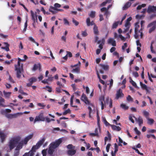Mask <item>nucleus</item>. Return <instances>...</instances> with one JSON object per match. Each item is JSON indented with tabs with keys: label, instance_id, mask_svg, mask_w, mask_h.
I'll return each mask as SVG.
<instances>
[{
	"label": "nucleus",
	"instance_id": "nucleus-1",
	"mask_svg": "<svg viewBox=\"0 0 156 156\" xmlns=\"http://www.w3.org/2000/svg\"><path fill=\"white\" fill-rule=\"evenodd\" d=\"M20 140V136L14 137L11 140L9 143L10 149L11 150L13 149L15 147L16 145Z\"/></svg>",
	"mask_w": 156,
	"mask_h": 156
},
{
	"label": "nucleus",
	"instance_id": "nucleus-2",
	"mask_svg": "<svg viewBox=\"0 0 156 156\" xmlns=\"http://www.w3.org/2000/svg\"><path fill=\"white\" fill-rule=\"evenodd\" d=\"M45 120V118L44 117L43 113H40L38 115L36 116L34 120V123H35L37 122L44 121Z\"/></svg>",
	"mask_w": 156,
	"mask_h": 156
},
{
	"label": "nucleus",
	"instance_id": "nucleus-3",
	"mask_svg": "<svg viewBox=\"0 0 156 156\" xmlns=\"http://www.w3.org/2000/svg\"><path fill=\"white\" fill-rule=\"evenodd\" d=\"M54 6V7L50 6L49 9V11L53 14H55L57 13V12L55 11L58 9L57 8H60L61 7V5L58 3H55Z\"/></svg>",
	"mask_w": 156,
	"mask_h": 156
},
{
	"label": "nucleus",
	"instance_id": "nucleus-4",
	"mask_svg": "<svg viewBox=\"0 0 156 156\" xmlns=\"http://www.w3.org/2000/svg\"><path fill=\"white\" fill-rule=\"evenodd\" d=\"M156 20L148 24L147 26L148 28L151 27L149 30L148 32L150 34L152 33L153 31H154L156 28Z\"/></svg>",
	"mask_w": 156,
	"mask_h": 156
},
{
	"label": "nucleus",
	"instance_id": "nucleus-5",
	"mask_svg": "<svg viewBox=\"0 0 156 156\" xmlns=\"http://www.w3.org/2000/svg\"><path fill=\"white\" fill-rule=\"evenodd\" d=\"M62 140L61 138H59L58 140H56L55 142L51 143L50 145H51L54 148H55L58 147L59 145L62 143Z\"/></svg>",
	"mask_w": 156,
	"mask_h": 156
},
{
	"label": "nucleus",
	"instance_id": "nucleus-6",
	"mask_svg": "<svg viewBox=\"0 0 156 156\" xmlns=\"http://www.w3.org/2000/svg\"><path fill=\"white\" fill-rule=\"evenodd\" d=\"M124 96V94L122 92V90L121 89H119L116 92L115 98L116 99H118L119 98L123 97Z\"/></svg>",
	"mask_w": 156,
	"mask_h": 156
},
{
	"label": "nucleus",
	"instance_id": "nucleus-7",
	"mask_svg": "<svg viewBox=\"0 0 156 156\" xmlns=\"http://www.w3.org/2000/svg\"><path fill=\"white\" fill-rule=\"evenodd\" d=\"M147 11L148 13L155 12H156V6L149 5L148 6Z\"/></svg>",
	"mask_w": 156,
	"mask_h": 156
},
{
	"label": "nucleus",
	"instance_id": "nucleus-8",
	"mask_svg": "<svg viewBox=\"0 0 156 156\" xmlns=\"http://www.w3.org/2000/svg\"><path fill=\"white\" fill-rule=\"evenodd\" d=\"M37 79L35 77H32L28 79L29 83H27V86L28 87H30L31 86L33 83L36 82Z\"/></svg>",
	"mask_w": 156,
	"mask_h": 156
},
{
	"label": "nucleus",
	"instance_id": "nucleus-9",
	"mask_svg": "<svg viewBox=\"0 0 156 156\" xmlns=\"http://www.w3.org/2000/svg\"><path fill=\"white\" fill-rule=\"evenodd\" d=\"M81 100L86 104L90 105V103L85 94H83L81 97Z\"/></svg>",
	"mask_w": 156,
	"mask_h": 156
},
{
	"label": "nucleus",
	"instance_id": "nucleus-10",
	"mask_svg": "<svg viewBox=\"0 0 156 156\" xmlns=\"http://www.w3.org/2000/svg\"><path fill=\"white\" fill-rule=\"evenodd\" d=\"M18 61L17 64L15 65V68H23V64H22L21 65L20 62H21L24 61V60H22V59L18 58Z\"/></svg>",
	"mask_w": 156,
	"mask_h": 156
},
{
	"label": "nucleus",
	"instance_id": "nucleus-11",
	"mask_svg": "<svg viewBox=\"0 0 156 156\" xmlns=\"http://www.w3.org/2000/svg\"><path fill=\"white\" fill-rule=\"evenodd\" d=\"M39 148L36 145L33 146L31 150L28 152L30 154V156H33L34 153L36 152V149Z\"/></svg>",
	"mask_w": 156,
	"mask_h": 156
},
{
	"label": "nucleus",
	"instance_id": "nucleus-12",
	"mask_svg": "<svg viewBox=\"0 0 156 156\" xmlns=\"http://www.w3.org/2000/svg\"><path fill=\"white\" fill-rule=\"evenodd\" d=\"M86 23H87V25L88 27L93 25H94H94H96L94 22V21H92L91 22H90V19L89 17L86 20Z\"/></svg>",
	"mask_w": 156,
	"mask_h": 156
},
{
	"label": "nucleus",
	"instance_id": "nucleus-13",
	"mask_svg": "<svg viewBox=\"0 0 156 156\" xmlns=\"http://www.w3.org/2000/svg\"><path fill=\"white\" fill-rule=\"evenodd\" d=\"M99 101L101 105V109L103 110L104 108L105 104L103 102H105V97L104 96H101L99 98Z\"/></svg>",
	"mask_w": 156,
	"mask_h": 156
},
{
	"label": "nucleus",
	"instance_id": "nucleus-14",
	"mask_svg": "<svg viewBox=\"0 0 156 156\" xmlns=\"http://www.w3.org/2000/svg\"><path fill=\"white\" fill-rule=\"evenodd\" d=\"M33 136L32 135H30L27 136L24 139V140L21 141V142L22 143H23H23L25 144H27V143L28 141L30 139L32 138L33 137Z\"/></svg>",
	"mask_w": 156,
	"mask_h": 156
},
{
	"label": "nucleus",
	"instance_id": "nucleus-15",
	"mask_svg": "<svg viewBox=\"0 0 156 156\" xmlns=\"http://www.w3.org/2000/svg\"><path fill=\"white\" fill-rule=\"evenodd\" d=\"M108 44H111L113 46H116V42L115 40L112 38H110L108 41Z\"/></svg>",
	"mask_w": 156,
	"mask_h": 156
},
{
	"label": "nucleus",
	"instance_id": "nucleus-16",
	"mask_svg": "<svg viewBox=\"0 0 156 156\" xmlns=\"http://www.w3.org/2000/svg\"><path fill=\"white\" fill-rule=\"evenodd\" d=\"M3 44L5 45V47H1V49L5 50L7 51H9L10 49L9 47V44L7 42H4Z\"/></svg>",
	"mask_w": 156,
	"mask_h": 156
},
{
	"label": "nucleus",
	"instance_id": "nucleus-17",
	"mask_svg": "<svg viewBox=\"0 0 156 156\" xmlns=\"http://www.w3.org/2000/svg\"><path fill=\"white\" fill-rule=\"evenodd\" d=\"M6 135L3 132L0 131V138L1 139V142L3 143L5 140Z\"/></svg>",
	"mask_w": 156,
	"mask_h": 156
},
{
	"label": "nucleus",
	"instance_id": "nucleus-18",
	"mask_svg": "<svg viewBox=\"0 0 156 156\" xmlns=\"http://www.w3.org/2000/svg\"><path fill=\"white\" fill-rule=\"evenodd\" d=\"M32 19L33 21H36L37 22V16L36 14L35 15L34 13L32 10L30 11Z\"/></svg>",
	"mask_w": 156,
	"mask_h": 156
},
{
	"label": "nucleus",
	"instance_id": "nucleus-19",
	"mask_svg": "<svg viewBox=\"0 0 156 156\" xmlns=\"http://www.w3.org/2000/svg\"><path fill=\"white\" fill-rule=\"evenodd\" d=\"M131 5V3L129 2H126L125 4L124 5V6L122 7V9L123 10H126Z\"/></svg>",
	"mask_w": 156,
	"mask_h": 156
},
{
	"label": "nucleus",
	"instance_id": "nucleus-20",
	"mask_svg": "<svg viewBox=\"0 0 156 156\" xmlns=\"http://www.w3.org/2000/svg\"><path fill=\"white\" fill-rule=\"evenodd\" d=\"M45 140V138L44 137H43L37 143L36 145L39 148L44 142Z\"/></svg>",
	"mask_w": 156,
	"mask_h": 156
},
{
	"label": "nucleus",
	"instance_id": "nucleus-21",
	"mask_svg": "<svg viewBox=\"0 0 156 156\" xmlns=\"http://www.w3.org/2000/svg\"><path fill=\"white\" fill-rule=\"evenodd\" d=\"M93 30L94 34L96 35L99 34V31L98 30V28L96 25H95L93 28Z\"/></svg>",
	"mask_w": 156,
	"mask_h": 156
},
{
	"label": "nucleus",
	"instance_id": "nucleus-22",
	"mask_svg": "<svg viewBox=\"0 0 156 156\" xmlns=\"http://www.w3.org/2000/svg\"><path fill=\"white\" fill-rule=\"evenodd\" d=\"M55 149L51 145H50L48 151V153L50 155H52Z\"/></svg>",
	"mask_w": 156,
	"mask_h": 156
},
{
	"label": "nucleus",
	"instance_id": "nucleus-23",
	"mask_svg": "<svg viewBox=\"0 0 156 156\" xmlns=\"http://www.w3.org/2000/svg\"><path fill=\"white\" fill-rule=\"evenodd\" d=\"M21 69H15L16 71V76L17 78H20L21 75Z\"/></svg>",
	"mask_w": 156,
	"mask_h": 156
},
{
	"label": "nucleus",
	"instance_id": "nucleus-24",
	"mask_svg": "<svg viewBox=\"0 0 156 156\" xmlns=\"http://www.w3.org/2000/svg\"><path fill=\"white\" fill-rule=\"evenodd\" d=\"M112 129L114 130L119 131L121 130V128L119 126H117L114 125H111Z\"/></svg>",
	"mask_w": 156,
	"mask_h": 156
},
{
	"label": "nucleus",
	"instance_id": "nucleus-25",
	"mask_svg": "<svg viewBox=\"0 0 156 156\" xmlns=\"http://www.w3.org/2000/svg\"><path fill=\"white\" fill-rule=\"evenodd\" d=\"M97 125L99 128V129L100 131L101 130V127L100 126V118L99 115L98 113H97Z\"/></svg>",
	"mask_w": 156,
	"mask_h": 156
},
{
	"label": "nucleus",
	"instance_id": "nucleus-26",
	"mask_svg": "<svg viewBox=\"0 0 156 156\" xmlns=\"http://www.w3.org/2000/svg\"><path fill=\"white\" fill-rule=\"evenodd\" d=\"M3 93L5 98H9L12 93L11 92H7L5 91H3Z\"/></svg>",
	"mask_w": 156,
	"mask_h": 156
},
{
	"label": "nucleus",
	"instance_id": "nucleus-27",
	"mask_svg": "<svg viewBox=\"0 0 156 156\" xmlns=\"http://www.w3.org/2000/svg\"><path fill=\"white\" fill-rule=\"evenodd\" d=\"M76 151L75 150H69L67 151V154L69 155H73L75 154Z\"/></svg>",
	"mask_w": 156,
	"mask_h": 156
},
{
	"label": "nucleus",
	"instance_id": "nucleus-28",
	"mask_svg": "<svg viewBox=\"0 0 156 156\" xmlns=\"http://www.w3.org/2000/svg\"><path fill=\"white\" fill-rule=\"evenodd\" d=\"M102 122H104V123L105 124V125L106 126H111V124H110L106 120L105 118V117H102Z\"/></svg>",
	"mask_w": 156,
	"mask_h": 156
},
{
	"label": "nucleus",
	"instance_id": "nucleus-29",
	"mask_svg": "<svg viewBox=\"0 0 156 156\" xmlns=\"http://www.w3.org/2000/svg\"><path fill=\"white\" fill-rule=\"evenodd\" d=\"M108 137L107 136H105V144H106V141L108 140V139L109 140H110L111 139V136L110 135V134L109 133L108 131Z\"/></svg>",
	"mask_w": 156,
	"mask_h": 156
},
{
	"label": "nucleus",
	"instance_id": "nucleus-30",
	"mask_svg": "<svg viewBox=\"0 0 156 156\" xmlns=\"http://www.w3.org/2000/svg\"><path fill=\"white\" fill-rule=\"evenodd\" d=\"M136 120L138 121L139 125L140 126L143 123V119L140 116H139L138 119H137V120Z\"/></svg>",
	"mask_w": 156,
	"mask_h": 156
},
{
	"label": "nucleus",
	"instance_id": "nucleus-31",
	"mask_svg": "<svg viewBox=\"0 0 156 156\" xmlns=\"http://www.w3.org/2000/svg\"><path fill=\"white\" fill-rule=\"evenodd\" d=\"M23 144L21 142L19 143L16 146L15 150L19 151L20 149H21L22 147Z\"/></svg>",
	"mask_w": 156,
	"mask_h": 156
},
{
	"label": "nucleus",
	"instance_id": "nucleus-32",
	"mask_svg": "<svg viewBox=\"0 0 156 156\" xmlns=\"http://www.w3.org/2000/svg\"><path fill=\"white\" fill-rule=\"evenodd\" d=\"M147 119V123L150 125H152L154 122V120L152 119L148 118Z\"/></svg>",
	"mask_w": 156,
	"mask_h": 156
},
{
	"label": "nucleus",
	"instance_id": "nucleus-33",
	"mask_svg": "<svg viewBox=\"0 0 156 156\" xmlns=\"http://www.w3.org/2000/svg\"><path fill=\"white\" fill-rule=\"evenodd\" d=\"M96 12L94 11H91L89 15L90 17L91 18H94L95 16Z\"/></svg>",
	"mask_w": 156,
	"mask_h": 156
},
{
	"label": "nucleus",
	"instance_id": "nucleus-34",
	"mask_svg": "<svg viewBox=\"0 0 156 156\" xmlns=\"http://www.w3.org/2000/svg\"><path fill=\"white\" fill-rule=\"evenodd\" d=\"M120 107L125 110H127L129 108V106L126 105L125 104H122L120 105Z\"/></svg>",
	"mask_w": 156,
	"mask_h": 156
},
{
	"label": "nucleus",
	"instance_id": "nucleus-35",
	"mask_svg": "<svg viewBox=\"0 0 156 156\" xmlns=\"http://www.w3.org/2000/svg\"><path fill=\"white\" fill-rule=\"evenodd\" d=\"M96 73H97V75L98 77V78L99 79H100V82L101 83L103 84H105V82L104 81V80L101 79L100 76L99 75V73L98 72V71L97 70V69L96 70Z\"/></svg>",
	"mask_w": 156,
	"mask_h": 156
},
{
	"label": "nucleus",
	"instance_id": "nucleus-36",
	"mask_svg": "<svg viewBox=\"0 0 156 156\" xmlns=\"http://www.w3.org/2000/svg\"><path fill=\"white\" fill-rule=\"evenodd\" d=\"M143 115L146 117L147 119L149 118L148 116L149 115V113L148 112L145 110H144L143 111Z\"/></svg>",
	"mask_w": 156,
	"mask_h": 156
},
{
	"label": "nucleus",
	"instance_id": "nucleus-37",
	"mask_svg": "<svg viewBox=\"0 0 156 156\" xmlns=\"http://www.w3.org/2000/svg\"><path fill=\"white\" fill-rule=\"evenodd\" d=\"M130 22H126V23L125 24V26L126 28V29L125 30L126 31H127L129 29V28L130 27Z\"/></svg>",
	"mask_w": 156,
	"mask_h": 156
},
{
	"label": "nucleus",
	"instance_id": "nucleus-38",
	"mask_svg": "<svg viewBox=\"0 0 156 156\" xmlns=\"http://www.w3.org/2000/svg\"><path fill=\"white\" fill-rule=\"evenodd\" d=\"M140 86L142 88L144 89L147 90V85L143 83L142 82H140Z\"/></svg>",
	"mask_w": 156,
	"mask_h": 156
},
{
	"label": "nucleus",
	"instance_id": "nucleus-39",
	"mask_svg": "<svg viewBox=\"0 0 156 156\" xmlns=\"http://www.w3.org/2000/svg\"><path fill=\"white\" fill-rule=\"evenodd\" d=\"M41 66L40 63L34 64L33 68H41Z\"/></svg>",
	"mask_w": 156,
	"mask_h": 156
},
{
	"label": "nucleus",
	"instance_id": "nucleus-40",
	"mask_svg": "<svg viewBox=\"0 0 156 156\" xmlns=\"http://www.w3.org/2000/svg\"><path fill=\"white\" fill-rule=\"evenodd\" d=\"M139 23L136 22L135 24V32L138 31V29L140 27Z\"/></svg>",
	"mask_w": 156,
	"mask_h": 156
},
{
	"label": "nucleus",
	"instance_id": "nucleus-41",
	"mask_svg": "<svg viewBox=\"0 0 156 156\" xmlns=\"http://www.w3.org/2000/svg\"><path fill=\"white\" fill-rule=\"evenodd\" d=\"M119 22V21H117L114 23L112 25V28L113 29L116 28L118 26Z\"/></svg>",
	"mask_w": 156,
	"mask_h": 156
},
{
	"label": "nucleus",
	"instance_id": "nucleus-42",
	"mask_svg": "<svg viewBox=\"0 0 156 156\" xmlns=\"http://www.w3.org/2000/svg\"><path fill=\"white\" fill-rule=\"evenodd\" d=\"M133 117L135 118L136 120H137V119L134 116H133L131 115H130L129 116V120L133 123H134V120L133 119Z\"/></svg>",
	"mask_w": 156,
	"mask_h": 156
},
{
	"label": "nucleus",
	"instance_id": "nucleus-43",
	"mask_svg": "<svg viewBox=\"0 0 156 156\" xmlns=\"http://www.w3.org/2000/svg\"><path fill=\"white\" fill-rule=\"evenodd\" d=\"M81 63L80 62H78V63L76 64L75 65L73 66L72 65L71 66V67H75V68H79V66H80V65Z\"/></svg>",
	"mask_w": 156,
	"mask_h": 156
},
{
	"label": "nucleus",
	"instance_id": "nucleus-44",
	"mask_svg": "<svg viewBox=\"0 0 156 156\" xmlns=\"http://www.w3.org/2000/svg\"><path fill=\"white\" fill-rule=\"evenodd\" d=\"M146 6V4H142L141 5H139L136 8L137 10H140L142 8Z\"/></svg>",
	"mask_w": 156,
	"mask_h": 156
},
{
	"label": "nucleus",
	"instance_id": "nucleus-45",
	"mask_svg": "<svg viewBox=\"0 0 156 156\" xmlns=\"http://www.w3.org/2000/svg\"><path fill=\"white\" fill-rule=\"evenodd\" d=\"M130 83L132 85L136 88H137V87L136 83L132 79L130 81Z\"/></svg>",
	"mask_w": 156,
	"mask_h": 156
},
{
	"label": "nucleus",
	"instance_id": "nucleus-46",
	"mask_svg": "<svg viewBox=\"0 0 156 156\" xmlns=\"http://www.w3.org/2000/svg\"><path fill=\"white\" fill-rule=\"evenodd\" d=\"M73 96H72L71 98V99H70V105H71V106L72 107H75V108L77 107V106L76 105H73Z\"/></svg>",
	"mask_w": 156,
	"mask_h": 156
},
{
	"label": "nucleus",
	"instance_id": "nucleus-47",
	"mask_svg": "<svg viewBox=\"0 0 156 156\" xmlns=\"http://www.w3.org/2000/svg\"><path fill=\"white\" fill-rule=\"evenodd\" d=\"M64 24L66 25H69V22L68 21L66 18L63 19Z\"/></svg>",
	"mask_w": 156,
	"mask_h": 156
},
{
	"label": "nucleus",
	"instance_id": "nucleus-48",
	"mask_svg": "<svg viewBox=\"0 0 156 156\" xmlns=\"http://www.w3.org/2000/svg\"><path fill=\"white\" fill-rule=\"evenodd\" d=\"M67 147V148L69 149H74L75 148V147L71 144L68 145Z\"/></svg>",
	"mask_w": 156,
	"mask_h": 156
},
{
	"label": "nucleus",
	"instance_id": "nucleus-49",
	"mask_svg": "<svg viewBox=\"0 0 156 156\" xmlns=\"http://www.w3.org/2000/svg\"><path fill=\"white\" fill-rule=\"evenodd\" d=\"M80 69H73L72 72L73 73H80Z\"/></svg>",
	"mask_w": 156,
	"mask_h": 156
},
{
	"label": "nucleus",
	"instance_id": "nucleus-50",
	"mask_svg": "<svg viewBox=\"0 0 156 156\" xmlns=\"http://www.w3.org/2000/svg\"><path fill=\"white\" fill-rule=\"evenodd\" d=\"M71 112V110L69 109H68L66 110L62 114L63 115H65L67 114L68 113H70Z\"/></svg>",
	"mask_w": 156,
	"mask_h": 156
},
{
	"label": "nucleus",
	"instance_id": "nucleus-51",
	"mask_svg": "<svg viewBox=\"0 0 156 156\" xmlns=\"http://www.w3.org/2000/svg\"><path fill=\"white\" fill-rule=\"evenodd\" d=\"M72 21L73 23L75 24V26H77L78 25L79 23V22L76 20H75L74 18H73Z\"/></svg>",
	"mask_w": 156,
	"mask_h": 156
},
{
	"label": "nucleus",
	"instance_id": "nucleus-52",
	"mask_svg": "<svg viewBox=\"0 0 156 156\" xmlns=\"http://www.w3.org/2000/svg\"><path fill=\"white\" fill-rule=\"evenodd\" d=\"M110 99H110V98L109 97H108L106 98V100L105 101L104 103L105 104H108V102L110 101Z\"/></svg>",
	"mask_w": 156,
	"mask_h": 156
},
{
	"label": "nucleus",
	"instance_id": "nucleus-53",
	"mask_svg": "<svg viewBox=\"0 0 156 156\" xmlns=\"http://www.w3.org/2000/svg\"><path fill=\"white\" fill-rule=\"evenodd\" d=\"M37 105L38 106L41 107V109L44 108L46 106L45 105H43V104H42L41 103H38Z\"/></svg>",
	"mask_w": 156,
	"mask_h": 156
},
{
	"label": "nucleus",
	"instance_id": "nucleus-54",
	"mask_svg": "<svg viewBox=\"0 0 156 156\" xmlns=\"http://www.w3.org/2000/svg\"><path fill=\"white\" fill-rule=\"evenodd\" d=\"M105 42V40L104 38H103L101 40H99L98 41V44H104V43Z\"/></svg>",
	"mask_w": 156,
	"mask_h": 156
},
{
	"label": "nucleus",
	"instance_id": "nucleus-55",
	"mask_svg": "<svg viewBox=\"0 0 156 156\" xmlns=\"http://www.w3.org/2000/svg\"><path fill=\"white\" fill-rule=\"evenodd\" d=\"M90 135L92 136H97L98 137L99 136L98 133H90L89 134Z\"/></svg>",
	"mask_w": 156,
	"mask_h": 156
},
{
	"label": "nucleus",
	"instance_id": "nucleus-56",
	"mask_svg": "<svg viewBox=\"0 0 156 156\" xmlns=\"http://www.w3.org/2000/svg\"><path fill=\"white\" fill-rule=\"evenodd\" d=\"M134 131L138 135H139L140 134V132L139 131L137 128V127H135L134 129Z\"/></svg>",
	"mask_w": 156,
	"mask_h": 156
},
{
	"label": "nucleus",
	"instance_id": "nucleus-57",
	"mask_svg": "<svg viewBox=\"0 0 156 156\" xmlns=\"http://www.w3.org/2000/svg\"><path fill=\"white\" fill-rule=\"evenodd\" d=\"M119 143L118 144V145L119 146H122V145L121 144V143H123V141L121 138L120 137H119Z\"/></svg>",
	"mask_w": 156,
	"mask_h": 156
},
{
	"label": "nucleus",
	"instance_id": "nucleus-58",
	"mask_svg": "<svg viewBox=\"0 0 156 156\" xmlns=\"http://www.w3.org/2000/svg\"><path fill=\"white\" fill-rule=\"evenodd\" d=\"M152 44H153V43L152 42L151 44V46H150V48H151V51L152 52V53H155V52L153 50V47Z\"/></svg>",
	"mask_w": 156,
	"mask_h": 156
},
{
	"label": "nucleus",
	"instance_id": "nucleus-59",
	"mask_svg": "<svg viewBox=\"0 0 156 156\" xmlns=\"http://www.w3.org/2000/svg\"><path fill=\"white\" fill-rule=\"evenodd\" d=\"M127 100L129 101H133V98L129 95H128L127 97Z\"/></svg>",
	"mask_w": 156,
	"mask_h": 156
},
{
	"label": "nucleus",
	"instance_id": "nucleus-60",
	"mask_svg": "<svg viewBox=\"0 0 156 156\" xmlns=\"http://www.w3.org/2000/svg\"><path fill=\"white\" fill-rule=\"evenodd\" d=\"M114 145H115L114 147H115V149L114 152H115L116 153L118 150V147L117 144L116 143H115V144Z\"/></svg>",
	"mask_w": 156,
	"mask_h": 156
},
{
	"label": "nucleus",
	"instance_id": "nucleus-61",
	"mask_svg": "<svg viewBox=\"0 0 156 156\" xmlns=\"http://www.w3.org/2000/svg\"><path fill=\"white\" fill-rule=\"evenodd\" d=\"M19 154V151L16 150H15L14 153V156H18Z\"/></svg>",
	"mask_w": 156,
	"mask_h": 156
},
{
	"label": "nucleus",
	"instance_id": "nucleus-62",
	"mask_svg": "<svg viewBox=\"0 0 156 156\" xmlns=\"http://www.w3.org/2000/svg\"><path fill=\"white\" fill-rule=\"evenodd\" d=\"M57 84L59 86V87L60 88H63L64 87V85H62L61 83L59 81H58L57 82Z\"/></svg>",
	"mask_w": 156,
	"mask_h": 156
},
{
	"label": "nucleus",
	"instance_id": "nucleus-63",
	"mask_svg": "<svg viewBox=\"0 0 156 156\" xmlns=\"http://www.w3.org/2000/svg\"><path fill=\"white\" fill-rule=\"evenodd\" d=\"M110 146H111L110 144H108L106 146V151L108 152L109 151V148H110Z\"/></svg>",
	"mask_w": 156,
	"mask_h": 156
},
{
	"label": "nucleus",
	"instance_id": "nucleus-64",
	"mask_svg": "<svg viewBox=\"0 0 156 156\" xmlns=\"http://www.w3.org/2000/svg\"><path fill=\"white\" fill-rule=\"evenodd\" d=\"M19 114V113H18L16 114H12V118H17Z\"/></svg>",
	"mask_w": 156,
	"mask_h": 156
}]
</instances>
